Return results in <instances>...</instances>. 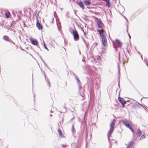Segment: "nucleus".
<instances>
[{
  "label": "nucleus",
  "mask_w": 148,
  "mask_h": 148,
  "mask_svg": "<svg viewBox=\"0 0 148 148\" xmlns=\"http://www.w3.org/2000/svg\"><path fill=\"white\" fill-rule=\"evenodd\" d=\"M71 34L73 35L74 40L75 41H77L79 39V35L75 29H72L71 31Z\"/></svg>",
  "instance_id": "obj_1"
},
{
  "label": "nucleus",
  "mask_w": 148,
  "mask_h": 148,
  "mask_svg": "<svg viewBox=\"0 0 148 148\" xmlns=\"http://www.w3.org/2000/svg\"><path fill=\"white\" fill-rule=\"evenodd\" d=\"M95 21L97 24V26L99 28H102V27L103 25L100 20L98 19L97 18H96Z\"/></svg>",
  "instance_id": "obj_2"
},
{
  "label": "nucleus",
  "mask_w": 148,
  "mask_h": 148,
  "mask_svg": "<svg viewBox=\"0 0 148 148\" xmlns=\"http://www.w3.org/2000/svg\"><path fill=\"white\" fill-rule=\"evenodd\" d=\"M102 41L103 44L104 46H106L107 44V40L105 36L101 37Z\"/></svg>",
  "instance_id": "obj_3"
},
{
  "label": "nucleus",
  "mask_w": 148,
  "mask_h": 148,
  "mask_svg": "<svg viewBox=\"0 0 148 148\" xmlns=\"http://www.w3.org/2000/svg\"><path fill=\"white\" fill-rule=\"evenodd\" d=\"M31 43L34 45H36L38 43V42L36 39L33 40L32 38H30L29 39Z\"/></svg>",
  "instance_id": "obj_4"
},
{
  "label": "nucleus",
  "mask_w": 148,
  "mask_h": 148,
  "mask_svg": "<svg viewBox=\"0 0 148 148\" xmlns=\"http://www.w3.org/2000/svg\"><path fill=\"white\" fill-rule=\"evenodd\" d=\"M97 31L99 32L101 38L105 36L104 34V30L103 29H98Z\"/></svg>",
  "instance_id": "obj_5"
},
{
  "label": "nucleus",
  "mask_w": 148,
  "mask_h": 148,
  "mask_svg": "<svg viewBox=\"0 0 148 148\" xmlns=\"http://www.w3.org/2000/svg\"><path fill=\"white\" fill-rule=\"evenodd\" d=\"M134 143L133 142H131L129 143L128 144V145L127 147V148H133Z\"/></svg>",
  "instance_id": "obj_6"
},
{
  "label": "nucleus",
  "mask_w": 148,
  "mask_h": 148,
  "mask_svg": "<svg viewBox=\"0 0 148 148\" xmlns=\"http://www.w3.org/2000/svg\"><path fill=\"white\" fill-rule=\"evenodd\" d=\"M118 99L121 102L122 105H124L126 103V101L123 98L119 97Z\"/></svg>",
  "instance_id": "obj_7"
},
{
  "label": "nucleus",
  "mask_w": 148,
  "mask_h": 148,
  "mask_svg": "<svg viewBox=\"0 0 148 148\" xmlns=\"http://www.w3.org/2000/svg\"><path fill=\"white\" fill-rule=\"evenodd\" d=\"M114 130V128L112 127H110V130H109V132H108V139H109V137L110 136L112 133L113 132V131Z\"/></svg>",
  "instance_id": "obj_8"
},
{
  "label": "nucleus",
  "mask_w": 148,
  "mask_h": 148,
  "mask_svg": "<svg viewBox=\"0 0 148 148\" xmlns=\"http://www.w3.org/2000/svg\"><path fill=\"white\" fill-rule=\"evenodd\" d=\"M116 43L117 44L119 47H121L122 45V43L118 40H116L115 41Z\"/></svg>",
  "instance_id": "obj_9"
},
{
  "label": "nucleus",
  "mask_w": 148,
  "mask_h": 148,
  "mask_svg": "<svg viewBox=\"0 0 148 148\" xmlns=\"http://www.w3.org/2000/svg\"><path fill=\"white\" fill-rule=\"evenodd\" d=\"M122 122L123 124L126 126V127L130 123L126 119H124L123 120Z\"/></svg>",
  "instance_id": "obj_10"
},
{
  "label": "nucleus",
  "mask_w": 148,
  "mask_h": 148,
  "mask_svg": "<svg viewBox=\"0 0 148 148\" xmlns=\"http://www.w3.org/2000/svg\"><path fill=\"white\" fill-rule=\"evenodd\" d=\"M78 4L79 5L80 8H82L83 9H84V4L82 2L80 1L78 3Z\"/></svg>",
  "instance_id": "obj_11"
},
{
  "label": "nucleus",
  "mask_w": 148,
  "mask_h": 148,
  "mask_svg": "<svg viewBox=\"0 0 148 148\" xmlns=\"http://www.w3.org/2000/svg\"><path fill=\"white\" fill-rule=\"evenodd\" d=\"M36 25L37 27L39 29L41 30L42 29V25L38 22L37 23Z\"/></svg>",
  "instance_id": "obj_12"
},
{
  "label": "nucleus",
  "mask_w": 148,
  "mask_h": 148,
  "mask_svg": "<svg viewBox=\"0 0 148 148\" xmlns=\"http://www.w3.org/2000/svg\"><path fill=\"white\" fill-rule=\"evenodd\" d=\"M3 39L6 41L10 42L11 40L7 36H5L3 37Z\"/></svg>",
  "instance_id": "obj_13"
},
{
  "label": "nucleus",
  "mask_w": 148,
  "mask_h": 148,
  "mask_svg": "<svg viewBox=\"0 0 148 148\" xmlns=\"http://www.w3.org/2000/svg\"><path fill=\"white\" fill-rule=\"evenodd\" d=\"M115 122L116 121L114 120V119L113 121H112L111 123L110 124V127L114 128V126Z\"/></svg>",
  "instance_id": "obj_14"
},
{
  "label": "nucleus",
  "mask_w": 148,
  "mask_h": 148,
  "mask_svg": "<svg viewBox=\"0 0 148 148\" xmlns=\"http://www.w3.org/2000/svg\"><path fill=\"white\" fill-rule=\"evenodd\" d=\"M126 127L129 128L132 132H134V130L131 126L130 124V123L126 126Z\"/></svg>",
  "instance_id": "obj_15"
},
{
  "label": "nucleus",
  "mask_w": 148,
  "mask_h": 148,
  "mask_svg": "<svg viewBox=\"0 0 148 148\" xmlns=\"http://www.w3.org/2000/svg\"><path fill=\"white\" fill-rule=\"evenodd\" d=\"M84 3H85V4L86 5H89L91 4V3L89 1H88L87 0H86L84 1Z\"/></svg>",
  "instance_id": "obj_16"
},
{
  "label": "nucleus",
  "mask_w": 148,
  "mask_h": 148,
  "mask_svg": "<svg viewBox=\"0 0 148 148\" xmlns=\"http://www.w3.org/2000/svg\"><path fill=\"white\" fill-rule=\"evenodd\" d=\"M58 134L59 135V136L61 137H62V132H61V131L59 129L58 130Z\"/></svg>",
  "instance_id": "obj_17"
},
{
  "label": "nucleus",
  "mask_w": 148,
  "mask_h": 148,
  "mask_svg": "<svg viewBox=\"0 0 148 148\" xmlns=\"http://www.w3.org/2000/svg\"><path fill=\"white\" fill-rule=\"evenodd\" d=\"M136 134L138 136H140L141 134V131L138 130V131L136 133Z\"/></svg>",
  "instance_id": "obj_18"
},
{
  "label": "nucleus",
  "mask_w": 148,
  "mask_h": 148,
  "mask_svg": "<svg viewBox=\"0 0 148 148\" xmlns=\"http://www.w3.org/2000/svg\"><path fill=\"white\" fill-rule=\"evenodd\" d=\"M7 18H9L10 15V14L9 13H6L5 14Z\"/></svg>",
  "instance_id": "obj_19"
},
{
  "label": "nucleus",
  "mask_w": 148,
  "mask_h": 148,
  "mask_svg": "<svg viewBox=\"0 0 148 148\" xmlns=\"http://www.w3.org/2000/svg\"><path fill=\"white\" fill-rule=\"evenodd\" d=\"M145 138V136L144 135H142L141 136L140 138V140H141V139H144Z\"/></svg>",
  "instance_id": "obj_20"
},
{
  "label": "nucleus",
  "mask_w": 148,
  "mask_h": 148,
  "mask_svg": "<svg viewBox=\"0 0 148 148\" xmlns=\"http://www.w3.org/2000/svg\"><path fill=\"white\" fill-rule=\"evenodd\" d=\"M103 1L106 2L107 4L109 3V0H103Z\"/></svg>",
  "instance_id": "obj_21"
},
{
  "label": "nucleus",
  "mask_w": 148,
  "mask_h": 148,
  "mask_svg": "<svg viewBox=\"0 0 148 148\" xmlns=\"http://www.w3.org/2000/svg\"><path fill=\"white\" fill-rule=\"evenodd\" d=\"M44 47L47 50L49 51V49H48V48L47 47L46 45H44Z\"/></svg>",
  "instance_id": "obj_22"
},
{
  "label": "nucleus",
  "mask_w": 148,
  "mask_h": 148,
  "mask_svg": "<svg viewBox=\"0 0 148 148\" xmlns=\"http://www.w3.org/2000/svg\"><path fill=\"white\" fill-rule=\"evenodd\" d=\"M75 78L77 80V81L78 83H79L80 82V80L77 78V77H75Z\"/></svg>",
  "instance_id": "obj_23"
},
{
  "label": "nucleus",
  "mask_w": 148,
  "mask_h": 148,
  "mask_svg": "<svg viewBox=\"0 0 148 148\" xmlns=\"http://www.w3.org/2000/svg\"><path fill=\"white\" fill-rule=\"evenodd\" d=\"M97 59L98 60H100V57L99 56H98L97 58Z\"/></svg>",
  "instance_id": "obj_24"
},
{
  "label": "nucleus",
  "mask_w": 148,
  "mask_h": 148,
  "mask_svg": "<svg viewBox=\"0 0 148 148\" xmlns=\"http://www.w3.org/2000/svg\"><path fill=\"white\" fill-rule=\"evenodd\" d=\"M48 84H49V86H50V83H49V81H48Z\"/></svg>",
  "instance_id": "obj_25"
},
{
  "label": "nucleus",
  "mask_w": 148,
  "mask_h": 148,
  "mask_svg": "<svg viewBox=\"0 0 148 148\" xmlns=\"http://www.w3.org/2000/svg\"><path fill=\"white\" fill-rule=\"evenodd\" d=\"M11 42H12V43L13 44H14V45H15V43H14L12 42V41Z\"/></svg>",
  "instance_id": "obj_26"
},
{
  "label": "nucleus",
  "mask_w": 148,
  "mask_h": 148,
  "mask_svg": "<svg viewBox=\"0 0 148 148\" xmlns=\"http://www.w3.org/2000/svg\"><path fill=\"white\" fill-rule=\"evenodd\" d=\"M128 35H129V36L130 37V38L131 37H130V35L129 34H128Z\"/></svg>",
  "instance_id": "obj_27"
},
{
  "label": "nucleus",
  "mask_w": 148,
  "mask_h": 148,
  "mask_svg": "<svg viewBox=\"0 0 148 148\" xmlns=\"http://www.w3.org/2000/svg\"><path fill=\"white\" fill-rule=\"evenodd\" d=\"M74 144V143H72L71 145H73Z\"/></svg>",
  "instance_id": "obj_28"
},
{
  "label": "nucleus",
  "mask_w": 148,
  "mask_h": 148,
  "mask_svg": "<svg viewBox=\"0 0 148 148\" xmlns=\"http://www.w3.org/2000/svg\"><path fill=\"white\" fill-rule=\"evenodd\" d=\"M50 116H52V115L51 114H50Z\"/></svg>",
  "instance_id": "obj_29"
},
{
  "label": "nucleus",
  "mask_w": 148,
  "mask_h": 148,
  "mask_svg": "<svg viewBox=\"0 0 148 148\" xmlns=\"http://www.w3.org/2000/svg\"><path fill=\"white\" fill-rule=\"evenodd\" d=\"M72 130L73 132L74 131H73V129H72Z\"/></svg>",
  "instance_id": "obj_30"
},
{
  "label": "nucleus",
  "mask_w": 148,
  "mask_h": 148,
  "mask_svg": "<svg viewBox=\"0 0 148 148\" xmlns=\"http://www.w3.org/2000/svg\"><path fill=\"white\" fill-rule=\"evenodd\" d=\"M51 111V112H52V111H51H51Z\"/></svg>",
  "instance_id": "obj_31"
},
{
  "label": "nucleus",
  "mask_w": 148,
  "mask_h": 148,
  "mask_svg": "<svg viewBox=\"0 0 148 148\" xmlns=\"http://www.w3.org/2000/svg\"><path fill=\"white\" fill-rule=\"evenodd\" d=\"M141 57L142 58V55H141Z\"/></svg>",
  "instance_id": "obj_32"
},
{
  "label": "nucleus",
  "mask_w": 148,
  "mask_h": 148,
  "mask_svg": "<svg viewBox=\"0 0 148 148\" xmlns=\"http://www.w3.org/2000/svg\"><path fill=\"white\" fill-rule=\"evenodd\" d=\"M147 65L148 66V64H147Z\"/></svg>",
  "instance_id": "obj_33"
},
{
  "label": "nucleus",
  "mask_w": 148,
  "mask_h": 148,
  "mask_svg": "<svg viewBox=\"0 0 148 148\" xmlns=\"http://www.w3.org/2000/svg\"><path fill=\"white\" fill-rule=\"evenodd\" d=\"M138 53H139V54H140V53H139V52Z\"/></svg>",
  "instance_id": "obj_34"
}]
</instances>
